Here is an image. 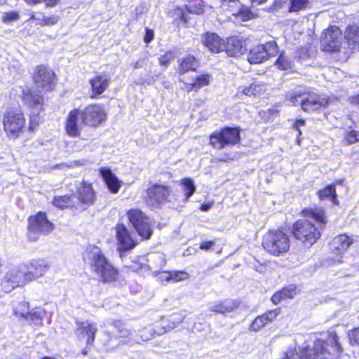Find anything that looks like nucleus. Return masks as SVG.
<instances>
[{
	"label": "nucleus",
	"mask_w": 359,
	"mask_h": 359,
	"mask_svg": "<svg viewBox=\"0 0 359 359\" xmlns=\"http://www.w3.org/2000/svg\"><path fill=\"white\" fill-rule=\"evenodd\" d=\"M343 352L339 337L334 332L329 333L327 340H308L300 348L298 359H334Z\"/></svg>",
	"instance_id": "obj_1"
},
{
	"label": "nucleus",
	"mask_w": 359,
	"mask_h": 359,
	"mask_svg": "<svg viewBox=\"0 0 359 359\" xmlns=\"http://www.w3.org/2000/svg\"><path fill=\"white\" fill-rule=\"evenodd\" d=\"M308 219L297 221L292 229L295 238L306 246L313 245L320 236L319 229L326 223L325 211L321 208L307 210Z\"/></svg>",
	"instance_id": "obj_2"
},
{
	"label": "nucleus",
	"mask_w": 359,
	"mask_h": 359,
	"mask_svg": "<svg viewBox=\"0 0 359 359\" xmlns=\"http://www.w3.org/2000/svg\"><path fill=\"white\" fill-rule=\"evenodd\" d=\"M83 258L91 271L102 281L111 283L116 280L118 275L117 269L107 259L100 248L89 245L83 254Z\"/></svg>",
	"instance_id": "obj_3"
},
{
	"label": "nucleus",
	"mask_w": 359,
	"mask_h": 359,
	"mask_svg": "<svg viewBox=\"0 0 359 359\" xmlns=\"http://www.w3.org/2000/svg\"><path fill=\"white\" fill-rule=\"evenodd\" d=\"M335 100L334 97H330L325 95H309L305 97L300 92L294 91L287 95L285 102L290 106L300 104L304 111L311 113L319 110L322 107L330 105Z\"/></svg>",
	"instance_id": "obj_4"
},
{
	"label": "nucleus",
	"mask_w": 359,
	"mask_h": 359,
	"mask_svg": "<svg viewBox=\"0 0 359 359\" xmlns=\"http://www.w3.org/2000/svg\"><path fill=\"white\" fill-rule=\"evenodd\" d=\"M262 246L270 254L279 255L289 250V236L280 229L270 230L263 237Z\"/></svg>",
	"instance_id": "obj_5"
},
{
	"label": "nucleus",
	"mask_w": 359,
	"mask_h": 359,
	"mask_svg": "<svg viewBox=\"0 0 359 359\" xmlns=\"http://www.w3.org/2000/svg\"><path fill=\"white\" fill-rule=\"evenodd\" d=\"M4 129L10 139L18 138L24 131L25 119L23 114L17 109L6 112L3 118Z\"/></svg>",
	"instance_id": "obj_6"
},
{
	"label": "nucleus",
	"mask_w": 359,
	"mask_h": 359,
	"mask_svg": "<svg viewBox=\"0 0 359 359\" xmlns=\"http://www.w3.org/2000/svg\"><path fill=\"white\" fill-rule=\"evenodd\" d=\"M22 100L25 104L32 109L29 128L33 131L40 121L39 115L43 103L42 92L26 88L22 91Z\"/></svg>",
	"instance_id": "obj_7"
},
{
	"label": "nucleus",
	"mask_w": 359,
	"mask_h": 359,
	"mask_svg": "<svg viewBox=\"0 0 359 359\" xmlns=\"http://www.w3.org/2000/svg\"><path fill=\"white\" fill-rule=\"evenodd\" d=\"M53 229V224L47 219L45 213L39 212L29 217L27 236L30 241H36L40 235L48 234Z\"/></svg>",
	"instance_id": "obj_8"
},
{
	"label": "nucleus",
	"mask_w": 359,
	"mask_h": 359,
	"mask_svg": "<svg viewBox=\"0 0 359 359\" xmlns=\"http://www.w3.org/2000/svg\"><path fill=\"white\" fill-rule=\"evenodd\" d=\"M130 223L142 239H149L153 233L151 219L140 210L130 209L127 212Z\"/></svg>",
	"instance_id": "obj_9"
},
{
	"label": "nucleus",
	"mask_w": 359,
	"mask_h": 359,
	"mask_svg": "<svg viewBox=\"0 0 359 359\" xmlns=\"http://www.w3.org/2000/svg\"><path fill=\"white\" fill-rule=\"evenodd\" d=\"M239 141L240 130L236 128L226 127L213 133L210 136V144L217 149H222L226 146L236 144Z\"/></svg>",
	"instance_id": "obj_10"
},
{
	"label": "nucleus",
	"mask_w": 359,
	"mask_h": 359,
	"mask_svg": "<svg viewBox=\"0 0 359 359\" xmlns=\"http://www.w3.org/2000/svg\"><path fill=\"white\" fill-rule=\"evenodd\" d=\"M27 274L25 264L12 268L6 273L1 283L3 290L6 292H10L15 287L25 285L27 282L30 281Z\"/></svg>",
	"instance_id": "obj_11"
},
{
	"label": "nucleus",
	"mask_w": 359,
	"mask_h": 359,
	"mask_svg": "<svg viewBox=\"0 0 359 359\" xmlns=\"http://www.w3.org/2000/svg\"><path fill=\"white\" fill-rule=\"evenodd\" d=\"M172 193L171 187L158 182H150L146 190V200L151 205H161L169 202Z\"/></svg>",
	"instance_id": "obj_12"
},
{
	"label": "nucleus",
	"mask_w": 359,
	"mask_h": 359,
	"mask_svg": "<svg viewBox=\"0 0 359 359\" xmlns=\"http://www.w3.org/2000/svg\"><path fill=\"white\" fill-rule=\"evenodd\" d=\"M117 250L121 257L125 252L132 250L137 245L135 233L131 232L123 224H118L115 227Z\"/></svg>",
	"instance_id": "obj_13"
},
{
	"label": "nucleus",
	"mask_w": 359,
	"mask_h": 359,
	"mask_svg": "<svg viewBox=\"0 0 359 359\" xmlns=\"http://www.w3.org/2000/svg\"><path fill=\"white\" fill-rule=\"evenodd\" d=\"M342 34L337 26H330L325 30L321 39L323 50L327 52H337L339 50Z\"/></svg>",
	"instance_id": "obj_14"
},
{
	"label": "nucleus",
	"mask_w": 359,
	"mask_h": 359,
	"mask_svg": "<svg viewBox=\"0 0 359 359\" xmlns=\"http://www.w3.org/2000/svg\"><path fill=\"white\" fill-rule=\"evenodd\" d=\"M55 74L45 66L37 67L34 74L36 86L41 91L51 90L55 86Z\"/></svg>",
	"instance_id": "obj_15"
},
{
	"label": "nucleus",
	"mask_w": 359,
	"mask_h": 359,
	"mask_svg": "<svg viewBox=\"0 0 359 359\" xmlns=\"http://www.w3.org/2000/svg\"><path fill=\"white\" fill-rule=\"evenodd\" d=\"M86 126L81 112L79 109L71 111L66 121L65 129L68 135L79 137L82 128Z\"/></svg>",
	"instance_id": "obj_16"
},
{
	"label": "nucleus",
	"mask_w": 359,
	"mask_h": 359,
	"mask_svg": "<svg viewBox=\"0 0 359 359\" xmlns=\"http://www.w3.org/2000/svg\"><path fill=\"white\" fill-rule=\"evenodd\" d=\"M83 121L86 125L96 126L105 118V114L102 107L98 104L89 105L83 111H81Z\"/></svg>",
	"instance_id": "obj_17"
},
{
	"label": "nucleus",
	"mask_w": 359,
	"mask_h": 359,
	"mask_svg": "<svg viewBox=\"0 0 359 359\" xmlns=\"http://www.w3.org/2000/svg\"><path fill=\"white\" fill-rule=\"evenodd\" d=\"M48 269V264L44 259H33L26 265L27 276L30 281L36 280L43 276Z\"/></svg>",
	"instance_id": "obj_18"
},
{
	"label": "nucleus",
	"mask_w": 359,
	"mask_h": 359,
	"mask_svg": "<svg viewBox=\"0 0 359 359\" xmlns=\"http://www.w3.org/2000/svg\"><path fill=\"white\" fill-rule=\"evenodd\" d=\"M202 42L212 53H218L224 50V41L215 33L205 34Z\"/></svg>",
	"instance_id": "obj_19"
},
{
	"label": "nucleus",
	"mask_w": 359,
	"mask_h": 359,
	"mask_svg": "<svg viewBox=\"0 0 359 359\" xmlns=\"http://www.w3.org/2000/svg\"><path fill=\"white\" fill-rule=\"evenodd\" d=\"M224 50L231 57H238L245 51L244 42L238 36H231L226 39Z\"/></svg>",
	"instance_id": "obj_20"
},
{
	"label": "nucleus",
	"mask_w": 359,
	"mask_h": 359,
	"mask_svg": "<svg viewBox=\"0 0 359 359\" xmlns=\"http://www.w3.org/2000/svg\"><path fill=\"white\" fill-rule=\"evenodd\" d=\"M76 198L78 199L81 205L86 206L93 205L95 200V194L91 184L86 182L82 183L78 189Z\"/></svg>",
	"instance_id": "obj_21"
},
{
	"label": "nucleus",
	"mask_w": 359,
	"mask_h": 359,
	"mask_svg": "<svg viewBox=\"0 0 359 359\" xmlns=\"http://www.w3.org/2000/svg\"><path fill=\"white\" fill-rule=\"evenodd\" d=\"M239 305L237 300L226 299L222 302H215L209 304V310L212 312L226 313L233 311Z\"/></svg>",
	"instance_id": "obj_22"
},
{
	"label": "nucleus",
	"mask_w": 359,
	"mask_h": 359,
	"mask_svg": "<svg viewBox=\"0 0 359 359\" xmlns=\"http://www.w3.org/2000/svg\"><path fill=\"white\" fill-rule=\"evenodd\" d=\"M77 331L82 338H86L88 345H91L95 339L97 327L95 323L88 320L78 324Z\"/></svg>",
	"instance_id": "obj_23"
},
{
	"label": "nucleus",
	"mask_w": 359,
	"mask_h": 359,
	"mask_svg": "<svg viewBox=\"0 0 359 359\" xmlns=\"http://www.w3.org/2000/svg\"><path fill=\"white\" fill-rule=\"evenodd\" d=\"M100 174L109 190L113 194H116L121 187V182L117 177L108 168H101L100 169Z\"/></svg>",
	"instance_id": "obj_24"
},
{
	"label": "nucleus",
	"mask_w": 359,
	"mask_h": 359,
	"mask_svg": "<svg viewBox=\"0 0 359 359\" xmlns=\"http://www.w3.org/2000/svg\"><path fill=\"white\" fill-rule=\"evenodd\" d=\"M279 313V309H276L257 317L251 324V330L255 332L261 330L269 322L276 319Z\"/></svg>",
	"instance_id": "obj_25"
},
{
	"label": "nucleus",
	"mask_w": 359,
	"mask_h": 359,
	"mask_svg": "<svg viewBox=\"0 0 359 359\" xmlns=\"http://www.w3.org/2000/svg\"><path fill=\"white\" fill-rule=\"evenodd\" d=\"M351 243L352 240L350 237L345 234H341L332 240L331 249L334 252L342 255L347 250Z\"/></svg>",
	"instance_id": "obj_26"
},
{
	"label": "nucleus",
	"mask_w": 359,
	"mask_h": 359,
	"mask_svg": "<svg viewBox=\"0 0 359 359\" xmlns=\"http://www.w3.org/2000/svg\"><path fill=\"white\" fill-rule=\"evenodd\" d=\"M109 77L104 74L96 75L90 81L93 92L96 95H100L108 88Z\"/></svg>",
	"instance_id": "obj_27"
},
{
	"label": "nucleus",
	"mask_w": 359,
	"mask_h": 359,
	"mask_svg": "<svg viewBox=\"0 0 359 359\" xmlns=\"http://www.w3.org/2000/svg\"><path fill=\"white\" fill-rule=\"evenodd\" d=\"M345 39L347 40L348 48L359 50V27L349 26L346 31Z\"/></svg>",
	"instance_id": "obj_28"
},
{
	"label": "nucleus",
	"mask_w": 359,
	"mask_h": 359,
	"mask_svg": "<svg viewBox=\"0 0 359 359\" xmlns=\"http://www.w3.org/2000/svg\"><path fill=\"white\" fill-rule=\"evenodd\" d=\"M297 294V287L294 285H290L284 287L282 290L275 293L271 301L274 304H278L282 300L292 299Z\"/></svg>",
	"instance_id": "obj_29"
},
{
	"label": "nucleus",
	"mask_w": 359,
	"mask_h": 359,
	"mask_svg": "<svg viewBox=\"0 0 359 359\" xmlns=\"http://www.w3.org/2000/svg\"><path fill=\"white\" fill-rule=\"evenodd\" d=\"M267 60V53L262 45L253 47L248 55V60L250 64H259Z\"/></svg>",
	"instance_id": "obj_30"
},
{
	"label": "nucleus",
	"mask_w": 359,
	"mask_h": 359,
	"mask_svg": "<svg viewBox=\"0 0 359 359\" xmlns=\"http://www.w3.org/2000/svg\"><path fill=\"white\" fill-rule=\"evenodd\" d=\"M318 196L320 200H330L335 205H339L337 196L336 193L335 184L326 186L323 189L318 191Z\"/></svg>",
	"instance_id": "obj_31"
},
{
	"label": "nucleus",
	"mask_w": 359,
	"mask_h": 359,
	"mask_svg": "<svg viewBox=\"0 0 359 359\" xmlns=\"http://www.w3.org/2000/svg\"><path fill=\"white\" fill-rule=\"evenodd\" d=\"M198 67V62L192 55H187L180 63L178 69L181 74L188 71H195Z\"/></svg>",
	"instance_id": "obj_32"
},
{
	"label": "nucleus",
	"mask_w": 359,
	"mask_h": 359,
	"mask_svg": "<svg viewBox=\"0 0 359 359\" xmlns=\"http://www.w3.org/2000/svg\"><path fill=\"white\" fill-rule=\"evenodd\" d=\"M180 185L182 186V191L184 194V201L188 202L190 197L196 191V186L194 184V182L191 178L185 177L181 180Z\"/></svg>",
	"instance_id": "obj_33"
},
{
	"label": "nucleus",
	"mask_w": 359,
	"mask_h": 359,
	"mask_svg": "<svg viewBox=\"0 0 359 359\" xmlns=\"http://www.w3.org/2000/svg\"><path fill=\"white\" fill-rule=\"evenodd\" d=\"M112 325L117 330V335H116L114 339H111L110 341L115 340L118 341V344H124L126 342L125 340H121L120 339L129 337L131 334L130 331L127 330L123 323L119 320H114L112 323Z\"/></svg>",
	"instance_id": "obj_34"
},
{
	"label": "nucleus",
	"mask_w": 359,
	"mask_h": 359,
	"mask_svg": "<svg viewBox=\"0 0 359 359\" xmlns=\"http://www.w3.org/2000/svg\"><path fill=\"white\" fill-rule=\"evenodd\" d=\"M76 198V196L74 195L71 196H58L55 197L54 200L53 201V203L55 206L60 208L64 209L65 208L69 207V206H74V199Z\"/></svg>",
	"instance_id": "obj_35"
},
{
	"label": "nucleus",
	"mask_w": 359,
	"mask_h": 359,
	"mask_svg": "<svg viewBox=\"0 0 359 359\" xmlns=\"http://www.w3.org/2000/svg\"><path fill=\"white\" fill-rule=\"evenodd\" d=\"M149 262L150 268L154 270H160L165 264L164 255L161 253H154L149 255Z\"/></svg>",
	"instance_id": "obj_36"
},
{
	"label": "nucleus",
	"mask_w": 359,
	"mask_h": 359,
	"mask_svg": "<svg viewBox=\"0 0 359 359\" xmlns=\"http://www.w3.org/2000/svg\"><path fill=\"white\" fill-rule=\"evenodd\" d=\"M45 316V311L41 308H36L32 311L28 316V319L35 325H41Z\"/></svg>",
	"instance_id": "obj_37"
},
{
	"label": "nucleus",
	"mask_w": 359,
	"mask_h": 359,
	"mask_svg": "<svg viewBox=\"0 0 359 359\" xmlns=\"http://www.w3.org/2000/svg\"><path fill=\"white\" fill-rule=\"evenodd\" d=\"M154 329V332L156 333L157 335H161L173 330L174 325H171L168 318H163L156 325Z\"/></svg>",
	"instance_id": "obj_38"
},
{
	"label": "nucleus",
	"mask_w": 359,
	"mask_h": 359,
	"mask_svg": "<svg viewBox=\"0 0 359 359\" xmlns=\"http://www.w3.org/2000/svg\"><path fill=\"white\" fill-rule=\"evenodd\" d=\"M29 313V305L27 302H21L14 308L15 315L20 318L28 319Z\"/></svg>",
	"instance_id": "obj_39"
},
{
	"label": "nucleus",
	"mask_w": 359,
	"mask_h": 359,
	"mask_svg": "<svg viewBox=\"0 0 359 359\" xmlns=\"http://www.w3.org/2000/svg\"><path fill=\"white\" fill-rule=\"evenodd\" d=\"M210 75L209 74H203L196 76L193 79V83L195 86V89L198 90L203 87L208 86L210 83Z\"/></svg>",
	"instance_id": "obj_40"
},
{
	"label": "nucleus",
	"mask_w": 359,
	"mask_h": 359,
	"mask_svg": "<svg viewBox=\"0 0 359 359\" xmlns=\"http://www.w3.org/2000/svg\"><path fill=\"white\" fill-rule=\"evenodd\" d=\"M278 69L287 70L292 67V60L285 54L281 53L276 62Z\"/></svg>",
	"instance_id": "obj_41"
},
{
	"label": "nucleus",
	"mask_w": 359,
	"mask_h": 359,
	"mask_svg": "<svg viewBox=\"0 0 359 359\" xmlns=\"http://www.w3.org/2000/svg\"><path fill=\"white\" fill-rule=\"evenodd\" d=\"M201 1L198 0L197 3H189L185 6L186 10L190 13L201 14L203 12V8L201 4Z\"/></svg>",
	"instance_id": "obj_42"
},
{
	"label": "nucleus",
	"mask_w": 359,
	"mask_h": 359,
	"mask_svg": "<svg viewBox=\"0 0 359 359\" xmlns=\"http://www.w3.org/2000/svg\"><path fill=\"white\" fill-rule=\"evenodd\" d=\"M264 47V50L267 53V59L275 55L278 53V47L274 41L267 42L262 45Z\"/></svg>",
	"instance_id": "obj_43"
},
{
	"label": "nucleus",
	"mask_w": 359,
	"mask_h": 359,
	"mask_svg": "<svg viewBox=\"0 0 359 359\" xmlns=\"http://www.w3.org/2000/svg\"><path fill=\"white\" fill-rule=\"evenodd\" d=\"M307 0H291L290 12L299 11L304 9L307 6Z\"/></svg>",
	"instance_id": "obj_44"
},
{
	"label": "nucleus",
	"mask_w": 359,
	"mask_h": 359,
	"mask_svg": "<svg viewBox=\"0 0 359 359\" xmlns=\"http://www.w3.org/2000/svg\"><path fill=\"white\" fill-rule=\"evenodd\" d=\"M20 18L18 13L15 11H10L8 13H4L2 15V21L8 24L13 21H16Z\"/></svg>",
	"instance_id": "obj_45"
},
{
	"label": "nucleus",
	"mask_w": 359,
	"mask_h": 359,
	"mask_svg": "<svg viewBox=\"0 0 359 359\" xmlns=\"http://www.w3.org/2000/svg\"><path fill=\"white\" fill-rule=\"evenodd\" d=\"M259 88L260 87L257 84L252 83L250 86L243 88L242 92L245 95L250 97L252 95H256L257 94L259 93Z\"/></svg>",
	"instance_id": "obj_46"
},
{
	"label": "nucleus",
	"mask_w": 359,
	"mask_h": 359,
	"mask_svg": "<svg viewBox=\"0 0 359 359\" xmlns=\"http://www.w3.org/2000/svg\"><path fill=\"white\" fill-rule=\"evenodd\" d=\"M348 337L351 345H359V327L349 331Z\"/></svg>",
	"instance_id": "obj_47"
},
{
	"label": "nucleus",
	"mask_w": 359,
	"mask_h": 359,
	"mask_svg": "<svg viewBox=\"0 0 359 359\" xmlns=\"http://www.w3.org/2000/svg\"><path fill=\"white\" fill-rule=\"evenodd\" d=\"M168 319L171 325H174V328H175L184 320V316L180 313H175Z\"/></svg>",
	"instance_id": "obj_48"
},
{
	"label": "nucleus",
	"mask_w": 359,
	"mask_h": 359,
	"mask_svg": "<svg viewBox=\"0 0 359 359\" xmlns=\"http://www.w3.org/2000/svg\"><path fill=\"white\" fill-rule=\"evenodd\" d=\"M155 330L154 328L152 327H147L144 330L140 332V337L143 341H149L152 339L154 335L156 334L154 332Z\"/></svg>",
	"instance_id": "obj_49"
},
{
	"label": "nucleus",
	"mask_w": 359,
	"mask_h": 359,
	"mask_svg": "<svg viewBox=\"0 0 359 359\" xmlns=\"http://www.w3.org/2000/svg\"><path fill=\"white\" fill-rule=\"evenodd\" d=\"M30 20L36 21V25H46L48 23V20H46V18L42 13L33 14Z\"/></svg>",
	"instance_id": "obj_50"
},
{
	"label": "nucleus",
	"mask_w": 359,
	"mask_h": 359,
	"mask_svg": "<svg viewBox=\"0 0 359 359\" xmlns=\"http://www.w3.org/2000/svg\"><path fill=\"white\" fill-rule=\"evenodd\" d=\"M170 274H172V281L173 282H178L180 280H184L188 278V274L182 271H172L170 272Z\"/></svg>",
	"instance_id": "obj_51"
},
{
	"label": "nucleus",
	"mask_w": 359,
	"mask_h": 359,
	"mask_svg": "<svg viewBox=\"0 0 359 359\" xmlns=\"http://www.w3.org/2000/svg\"><path fill=\"white\" fill-rule=\"evenodd\" d=\"M238 17L242 19L243 21H247L252 18V13L246 8H242L238 13Z\"/></svg>",
	"instance_id": "obj_52"
},
{
	"label": "nucleus",
	"mask_w": 359,
	"mask_h": 359,
	"mask_svg": "<svg viewBox=\"0 0 359 359\" xmlns=\"http://www.w3.org/2000/svg\"><path fill=\"white\" fill-rule=\"evenodd\" d=\"M158 278L161 283L169 282L172 280V274L168 271H162L158 273Z\"/></svg>",
	"instance_id": "obj_53"
},
{
	"label": "nucleus",
	"mask_w": 359,
	"mask_h": 359,
	"mask_svg": "<svg viewBox=\"0 0 359 359\" xmlns=\"http://www.w3.org/2000/svg\"><path fill=\"white\" fill-rule=\"evenodd\" d=\"M347 140L349 143H353L359 141V131L352 130L347 136Z\"/></svg>",
	"instance_id": "obj_54"
},
{
	"label": "nucleus",
	"mask_w": 359,
	"mask_h": 359,
	"mask_svg": "<svg viewBox=\"0 0 359 359\" xmlns=\"http://www.w3.org/2000/svg\"><path fill=\"white\" fill-rule=\"evenodd\" d=\"M173 58L174 57L171 53L165 54L159 58V62L161 65L167 66L171 62V60H173Z\"/></svg>",
	"instance_id": "obj_55"
},
{
	"label": "nucleus",
	"mask_w": 359,
	"mask_h": 359,
	"mask_svg": "<svg viewBox=\"0 0 359 359\" xmlns=\"http://www.w3.org/2000/svg\"><path fill=\"white\" fill-rule=\"evenodd\" d=\"M154 36V31L149 28H146L145 29V35L144 37V41L146 43H150Z\"/></svg>",
	"instance_id": "obj_56"
},
{
	"label": "nucleus",
	"mask_w": 359,
	"mask_h": 359,
	"mask_svg": "<svg viewBox=\"0 0 359 359\" xmlns=\"http://www.w3.org/2000/svg\"><path fill=\"white\" fill-rule=\"evenodd\" d=\"M83 163H84L83 160V161H74L69 162V163H62V164L57 165L56 167L57 168H61V167H63V166L76 167L77 165H83Z\"/></svg>",
	"instance_id": "obj_57"
},
{
	"label": "nucleus",
	"mask_w": 359,
	"mask_h": 359,
	"mask_svg": "<svg viewBox=\"0 0 359 359\" xmlns=\"http://www.w3.org/2000/svg\"><path fill=\"white\" fill-rule=\"evenodd\" d=\"M299 354L296 352V350L290 349L287 351L285 359H298Z\"/></svg>",
	"instance_id": "obj_58"
},
{
	"label": "nucleus",
	"mask_w": 359,
	"mask_h": 359,
	"mask_svg": "<svg viewBox=\"0 0 359 359\" xmlns=\"http://www.w3.org/2000/svg\"><path fill=\"white\" fill-rule=\"evenodd\" d=\"M215 245V241H203L200 245V249L208 250Z\"/></svg>",
	"instance_id": "obj_59"
},
{
	"label": "nucleus",
	"mask_w": 359,
	"mask_h": 359,
	"mask_svg": "<svg viewBox=\"0 0 359 359\" xmlns=\"http://www.w3.org/2000/svg\"><path fill=\"white\" fill-rule=\"evenodd\" d=\"M304 123H305V121L303 120V119H299V120H297L294 125V127L298 130V133L299 135L302 134V132L301 130H299V127L302 126H304Z\"/></svg>",
	"instance_id": "obj_60"
},
{
	"label": "nucleus",
	"mask_w": 359,
	"mask_h": 359,
	"mask_svg": "<svg viewBox=\"0 0 359 359\" xmlns=\"http://www.w3.org/2000/svg\"><path fill=\"white\" fill-rule=\"evenodd\" d=\"M184 89L188 92L193 90L198 91L197 90L195 89V86L193 81L191 83H184Z\"/></svg>",
	"instance_id": "obj_61"
},
{
	"label": "nucleus",
	"mask_w": 359,
	"mask_h": 359,
	"mask_svg": "<svg viewBox=\"0 0 359 359\" xmlns=\"http://www.w3.org/2000/svg\"><path fill=\"white\" fill-rule=\"evenodd\" d=\"M58 1L59 0H44L46 6L50 7L55 6L58 3Z\"/></svg>",
	"instance_id": "obj_62"
},
{
	"label": "nucleus",
	"mask_w": 359,
	"mask_h": 359,
	"mask_svg": "<svg viewBox=\"0 0 359 359\" xmlns=\"http://www.w3.org/2000/svg\"><path fill=\"white\" fill-rule=\"evenodd\" d=\"M25 1L29 5H36L44 1V0H25Z\"/></svg>",
	"instance_id": "obj_63"
},
{
	"label": "nucleus",
	"mask_w": 359,
	"mask_h": 359,
	"mask_svg": "<svg viewBox=\"0 0 359 359\" xmlns=\"http://www.w3.org/2000/svg\"><path fill=\"white\" fill-rule=\"evenodd\" d=\"M236 0H222V4H221V6L223 7L224 9L227 8L228 4L231 2H235Z\"/></svg>",
	"instance_id": "obj_64"
}]
</instances>
